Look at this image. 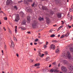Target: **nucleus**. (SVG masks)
Masks as SVG:
<instances>
[{
	"mask_svg": "<svg viewBox=\"0 0 73 73\" xmlns=\"http://www.w3.org/2000/svg\"><path fill=\"white\" fill-rule=\"evenodd\" d=\"M62 56L63 57H64V56L67 57L68 58L69 60H73V56H72L69 52H67L66 54H63Z\"/></svg>",
	"mask_w": 73,
	"mask_h": 73,
	"instance_id": "1",
	"label": "nucleus"
},
{
	"mask_svg": "<svg viewBox=\"0 0 73 73\" xmlns=\"http://www.w3.org/2000/svg\"><path fill=\"white\" fill-rule=\"evenodd\" d=\"M15 15V21L17 22L19 20H20V18L19 17V14H16Z\"/></svg>",
	"mask_w": 73,
	"mask_h": 73,
	"instance_id": "2",
	"label": "nucleus"
},
{
	"mask_svg": "<svg viewBox=\"0 0 73 73\" xmlns=\"http://www.w3.org/2000/svg\"><path fill=\"white\" fill-rule=\"evenodd\" d=\"M61 69L62 71L63 72H64V73L67 72V70H66V68L65 67L62 66Z\"/></svg>",
	"mask_w": 73,
	"mask_h": 73,
	"instance_id": "3",
	"label": "nucleus"
},
{
	"mask_svg": "<svg viewBox=\"0 0 73 73\" xmlns=\"http://www.w3.org/2000/svg\"><path fill=\"white\" fill-rule=\"evenodd\" d=\"M50 48V49H51L52 48L53 50H55L56 49V46H55V45L52 44L51 45Z\"/></svg>",
	"mask_w": 73,
	"mask_h": 73,
	"instance_id": "4",
	"label": "nucleus"
},
{
	"mask_svg": "<svg viewBox=\"0 0 73 73\" xmlns=\"http://www.w3.org/2000/svg\"><path fill=\"white\" fill-rule=\"evenodd\" d=\"M6 3L7 5H11L12 3V2L11 0H7L6 2Z\"/></svg>",
	"mask_w": 73,
	"mask_h": 73,
	"instance_id": "5",
	"label": "nucleus"
},
{
	"mask_svg": "<svg viewBox=\"0 0 73 73\" xmlns=\"http://www.w3.org/2000/svg\"><path fill=\"white\" fill-rule=\"evenodd\" d=\"M68 69L70 70H73V67L72 65H70L68 66Z\"/></svg>",
	"mask_w": 73,
	"mask_h": 73,
	"instance_id": "6",
	"label": "nucleus"
},
{
	"mask_svg": "<svg viewBox=\"0 0 73 73\" xmlns=\"http://www.w3.org/2000/svg\"><path fill=\"white\" fill-rule=\"evenodd\" d=\"M27 20L28 23H29L31 21V17L30 16L27 17Z\"/></svg>",
	"mask_w": 73,
	"mask_h": 73,
	"instance_id": "7",
	"label": "nucleus"
},
{
	"mask_svg": "<svg viewBox=\"0 0 73 73\" xmlns=\"http://www.w3.org/2000/svg\"><path fill=\"white\" fill-rule=\"evenodd\" d=\"M46 22L47 24L50 23V19L48 18H46Z\"/></svg>",
	"mask_w": 73,
	"mask_h": 73,
	"instance_id": "8",
	"label": "nucleus"
},
{
	"mask_svg": "<svg viewBox=\"0 0 73 73\" xmlns=\"http://www.w3.org/2000/svg\"><path fill=\"white\" fill-rule=\"evenodd\" d=\"M70 16V15H69L68 14L67 15V17H68L69 20V21H71V20H72V17H69Z\"/></svg>",
	"mask_w": 73,
	"mask_h": 73,
	"instance_id": "9",
	"label": "nucleus"
},
{
	"mask_svg": "<svg viewBox=\"0 0 73 73\" xmlns=\"http://www.w3.org/2000/svg\"><path fill=\"white\" fill-rule=\"evenodd\" d=\"M36 25H37V24L36 23H34L32 24V26L33 28H35L36 27Z\"/></svg>",
	"mask_w": 73,
	"mask_h": 73,
	"instance_id": "10",
	"label": "nucleus"
},
{
	"mask_svg": "<svg viewBox=\"0 0 73 73\" xmlns=\"http://www.w3.org/2000/svg\"><path fill=\"white\" fill-rule=\"evenodd\" d=\"M11 43L12 47L13 48L14 47V43H13L12 40L11 41Z\"/></svg>",
	"mask_w": 73,
	"mask_h": 73,
	"instance_id": "11",
	"label": "nucleus"
},
{
	"mask_svg": "<svg viewBox=\"0 0 73 73\" xmlns=\"http://www.w3.org/2000/svg\"><path fill=\"white\" fill-rule=\"evenodd\" d=\"M63 62L64 64H67L68 63V62L66 60H64L63 61Z\"/></svg>",
	"mask_w": 73,
	"mask_h": 73,
	"instance_id": "12",
	"label": "nucleus"
},
{
	"mask_svg": "<svg viewBox=\"0 0 73 73\" xmlns=\"http://www.w3.org/2000/svg\"><path fill=\"white\" fill-rule=\"evenodd\" d=\"M40 63H36L34 65V66H40Z\"/></svg>",
	"mask_w": 73,
	"mask_h": 73,
	"instance_id": "13",
	"label": "nucleus"
},
{
	"mask_svg": "<svg viewBox=\"0 0 73 73\" xmlns=\"http://www.w3.org/2000/svg\"><path fill=\"white\" fill-rule=\"evenodd\" d=\"M57 17L58 18H61V14H58L57 15Z\"/></svg>",
	"mask_w": 73,
	"mask_h": 73,
	"instance_id": "14",
	"label": "nucleus"
},
{
	"mask_svg": "<svg viewBox=\"0 0 73 73\" xmlns=\"http://www.w3.org/2000/svg\"><path fill=\"white\" fill-rule=\"evenodd\" d=\"M25 23H26V21L25 20L23 22H22V25H25Z\"/></svg>",
	"mask_w": 73,
	"mask_h": 73,
	"instance_id": "15",
	"label": "nucleus"
},
{
	"mask_svg": "<svg viewBox=\"0 0 73 73\" xmlns=\"http://www.w3.org/2000/svg\"><path fill=\"white\" fill-rule=\"evenodd\" d=\"M50 59V57L49 56H47L46 58V61H48Z\"/></svg>",
	"mask_w": 73,
	"mask_h": 73,
	"instance_id": "16",
	"label": "nucleus"
},
{
	"mask_svg": "<svg viewBox=\"0 0 73 73\" xmlns=\"http://www.w3.org/2000/svg\"><path fill=\"white\" fill-rule=\"evenodd\" d=\"M54 72H55V73H57V72H59V70H57V69H54Z\"/></svg>",
	"mask_w": 73,
	"mask_h": 73,
	"instance_id": "17",
	"label": "nucleus"
},
{
	"mask_svg": "<svg viewBox=\"0 0 73 73\" xmlns=\"http://www.w3.org/2000/svg\"><path fill=\"white\" fill-rule=\"evenodd\" d=\"M44 19V18H41V17H40L38 20H39V21H42V20H43V19Z\"/></svg>",
	"mask_w": 73,
	"mask_h": 73,
	"instance_id": "18",
	"label": "nucleus"
},
{
	"mask_svg": "<svg viewBox=\"0 0 73 73\" xmlns=\"http://www.w3.org/2000/svg\"><path fill=\"white\" fill-rule=\"evenodd\" d=\"M55 1V3L56 4H58V3H59V0H56Z\"/></svg>",
	"mask_w": 73,
	"mask_h": 73,
	"instance_id": "19",
	"label": "nucleus"
},
{
	"mask_svg": "<svg viewBox=\"0 0 73 73\" xmlns=\"http://www.w3.org/2000/svg\"><path fill=\"white\" fill-rule=\"evenodd\" d=\"M54 69H51L50 70V72H51V73H53V72H54Z\"/></svg>",
	"mask_w": 73,
	"mask_h": 73,
	"instance_id": "20",
	"label": "nucleus"
},
{
	"mask_svg": "<svg viewBox=\"0 0 73 73\" xmlns=\"http://www.w3.org/2000/svg\"><path fill=\"white\" fill-rule=\"evenodd\" d=\"M17 26H15V33H17Z\"/></svg>",
	"mask_w": 73,
	"mask_h": 73,
	"instance_id": "21",
	"label": "nucleus"
},
{
	"mask_svg": "<svg viewBox=\"0 0 73 73\" xmlns=\"http://www.w3.org/2000/svg\"><path fill=\"white\" fill-rule=\"evenodd\" d=\"M42 9L44 10H46V8L45 7H44V6H42Z\"/></svg>",
	"mask_w": 73,
	"mask_h": 73,
	"instance_id": "22",
	"label": "nucleus"
},
{
	"mask_svg": "<svg viewBox=\"0 0 73 73\" xmlns=\"http://www.w3.org/2000/svg\"><path fill=\"white\" fill-rule=\"evenodd\" d=\"M55 36V35L54 34H52L50 36V37H54Z\"/></svg>",
	"mask_w": 73,
	"mask_h": 73,
	"instance_id": "23",
	"label": "nucleus"
},
{
	"mask_svg": "<svg viewBox=\"0 0 73 73\" xmlns=\"http://www.w3.org/2000/svg\"><path fill=\"white\" fill-rule=\"evenodd\" d=\"M60 52L59 50L57 49L56 50L55 52L56 53H58Z\"/></svg>",
	"mask_w": 73,
	"mask_h": 73,
	"instance_id": "24",
	"label": "nucleus"
},
{
	"mask_svg": "<svg viewBox=\"0 0 73 73\" xmlns=\"http://www.w3.org/2000/svg\"><path fill=\"white\" fill-rule=\"evenodd\" d=\"M70 52H73V48H71L70 49Z\"/></svg>",
	"mask_w": 73,
	"mask_h": 73,
	"instance_id": "25",
	"label": "nucleus"
},
{
	"mask_svg": "<svg viewBox=\"0 0 73 73\" xmlns=\"http://www.w3.org/2000/svg\"><path fill=\"white\" fill-rule=\"evenodd\" d=\"M27 10H28V11L29 12H31V13L32 12V9H27Z\"/></svg>",
	"mask_w": 73,
	"mask_h": 73,
	"instance_id": "26",
	"label": "nucleus"
},
{
	"mask_svg": "<svg viewBox=\"0 0 73 73\" xmlns=\"http://www.w3.org/2000/svg\"><path fill=\"white\" fill-rule=\"evenodd\" d=\"M13 39H14V40H15V41H17V39H16V38H15V37H14Z\"/></svg>",
	"mask_w": 73,
	"mask_h": 73,
	"instance_id": "27",
	"label": "nucleus"
},
{
	"mask_svg": "<svg viewBox=\"0 0 73 73\" xmlns=\"http://www.w3.org/2000/svg\"><path fill=\"white\" fill-rule=\"evenodd\" d=\"M62 27H63V26H61L58 29L59 30H60V29H61V28H62Z\"/></svg>",
	"mask_w": 73,
	"mask_h": 73,
	"instance_id": "28",
	"label": "nucleus"
},
{
	"mask_svg": "<svg viewBox=\"0 0 73 73\" xmlns=\"http://www.w3.org/2000/svg\"><path fill=\"white\" fill-rule=\"evenodd\" d=\"M64 37V35H62L61 37H60V38H62Z\"/></svg>",
	"mask_w": 73,
	"mask_h": 73,
	"instance_id": "29",
	"label": "nucleus"
},
{
	"mask_svg": "<svg viewBox=\"0 0 73 73\" xmlns=\"http://www.w3.org/2000/svg\"><path fill=\"white\" fill-rule=\"evenodd\" d=\"M53 14V11H51L50 12V15H52Z\"/></svg>",
	"mask_w": 73,
	"mask_h": 73,
	"instance_id": "30",
	"label": "nucleus"
},
{
	"mask_svg": "<svg viewBox=\"0 0 73 73\" xmlns=\"http://www.w3.org/2000/svg\"><path fill=\"white\" fill-rule=\"evenodd\" d=\"M39 56H40V57H41V52H39V54H38Z\"/></svg>",
	"mask_w": 73,
	"mask_h": 73,
	"instance_id": "31",
	"label": "nucleus"
},
{
	"mask_svg": "<svg viewBox=\"0 0 73 73\" xmlns=\"http://www.w3.org/2000/svg\"><path fill=\"white\" fill-rule=\"evenodd\" d=\"M68 26L69 28H72V27L71 26H69V25H68Z\"/></svg>",
	"mask_w": 73,
	"mask_h": 73,
	"instance_id": "32",
	"label": "nucleus"
},
{
	"mask_svg": "<svg viewBox=\"0 0 73 73\" xmlns=\"http://www.w3.org/2000/svg\"><path fill=\"white\" fill-rule=\"evenodd\" d=\"M24 2L25 4H27V1H26V0H24Z\"/></svg>",
	"mask_w": 73,
	"mask_h": 73,
	"instance_id": "33",
	"label": "nucleus"
},
{
	"mask_svg": "<svg viewBox=\"0 0 73 73\" xmlns=\"http://www.w3.org/2000/svg\"><path fill=\"white\" fill-rule=\"evenodd\" d=\"M46 12H49V10H48V9L46 8Z\"/></svg>",
	"mask_w": 73,
	"mask_h": 73,
	"instance_id": "34",
	"label": "nucleus"
},
{
	"mask_svg": "<svg viewBox=\"0 0 73 73\" xmlns=\"http://www.w3.org/2000/svg\"><path fill=\"white\" fill-rule=\"evenodd\" d=\"M44 56V54H42L41 55V56H40V57L41 58H42L43 57V56Z\"/></svg>",
	"mask_w": 73,
	"mask_h": 73,
	"instance_id": "35",
	"label": "nucleus"
},
{
	"mask_svg": "<svg viewBox=\"0 0 73 73\" xmlns=\"http://www.w3.org/2000/svg\"><path fill=\"white\" fill-rule=\"evenodd\" d=\"M4 19L5 20H7V17H4Z\"/></svg>",
	"mask_w": 73,
	"mask_h": 73,
	"instance_id": "36",
	"label": "nucleus"
},
{
	"mask_svg": "<svg viewBox=\"0 0 73 73\" xmlns=\"http://www.w3.org/2000/svg\"><path fill=\"white\" fill-rule=\"evenodd\" d=\"M34 5H35V3H34L32 5V6L33 7H34Z\"/></svg>",
	"mask_w": 73,
	"mask_h": 73,
	"instance_id": "37",
	"label": "nucleus"
},
{
	"mask_svg": "<svg viewBox=\"0 0 73 73\" xmlns=\"http://www.w3.org/2000/svg\"><path fill=\"white\" fill-rule=\"evenodd\" d=\"M15 9H16L17 10V7L16 6H14Z\"/></svg>",
	"mask_w": 73,
	"mask_h": 73,
	"instance_id": "38",
	"label": "nucleus"
},
{
	"mask_svg": "<svg viewBox=\"0 0 73 73\" xmlns=\"http://www.w3.org/2000/svg\"><path fill=\"white\" fill-rule=\"evenodd\" d=\"M38 41V39H35V42H37V41Z\"/></svg>",
	"mask_w": 73,
	"mask_h": 73,
	"instance_id": "39",
	"label": "nucleus"
},
{
	"mask_svg": "<svg viewBox=\"0 0 73 73\" xmlns=\"http://www.w3.org/2000/svg\"><path fill=\"white\" fill-rule=\"evenodd\" d=\"M28 1H29L30 2H32V0H27Z\"/></svg>",
	"mask_w": 73,
	"mask_h": 73,
	"instance_id": "40",
	"label": "nucleus"
},
{
	"mask_svg": "<svg viewBox=\"0 0 73 73\" xmlns=\"http://www.w3.org/2000/svg\"><path fill=\"white\" fill-rule=\"evenodd\" d=\"M49 44V42H46V45H48Z\"/></svg>",
	"mask_w": 73,
	"mask_h": 73,
	"instance_id": "41",
	"label": "nucleus"
},
{
	"mask_svg": "<svg viewBox=\"0 0 73 73\" xmlns=\"http://www.w3.org/2000/svg\"><path fill=\"white\" fill-rule=\"evenodd\" d=\"M25 29H26L21 28V30H23V31H24L25 30Z\"/></svg>",
	"mask_w": 73,
	"mask_h": 73,
	"instance_id": "42",
	"label": "nucleus"
},
{
	"mask_svg": "<svg viewBox=\"0 0 73 73\" xmlns=\"http://www.w3.org/2000/svg\"><path fill=\"white\" fill-rule=\"evenodd\" d=\"M3 29H4L5 31H6V29H5V27H3Z\"/></svg>",
	"mask_w": 73,
	"mask_h": 73,
	"instance_id": "43",
	"label": "nucleus"
},
{
	"mask_svg": "<svg viewBox=\"0 0 73 73\" xmlns=\"http://www.w3.org/2000/svg\"><path fill=\"white\" fill-rule=\"evenodd\" d=\"M27 33H28V34H31V33L30 32H27Z\"/></svg>",
	"mask_w": 73,
	"mask_h": 73,
	"instance_id": "44",
	"label": "nucleus"
},
{
	"mask_svg": "<svg viewBox=\"0 0 73 73\" xmlns=\"http://www.w3.org/2000/svg\"><path fill=\"white\" fill-rule=\"evenodd\" d=\"M70 12H72V11H73V10L72 9H70Z\"/></svg>",
	"mask_w": 73,
	"mask_h": 73,
	"instance_id": "45",
	"label": "nucleus"
},
{
	"mask_svg": "<svg viewBox=\"0 0 73 73\" xmlns=\"http://www.w3.org/2000/svg\"><path fill=\"white\" fill-rule=\"evenodd\" d=\"M67 36V34H66L65 35H64V37H66Z\"/></svg>",
	"mask_w": 73,
	"mask_h": 73,
	"instance_id": "46",
	"label": "nucleus"
},
{
	"mask_svg": "<svg viewBox=\"0 0 73 73\" xmlns=\"http://www.w3.org/2000/svg\"><path fill=\"white\" fill-rule=\"evenodd\" d=\"M53 65H55V64H56V63L55 62H54L52 63Z\"/></svg>",
	"mask_w": 73,
	"mask_h": 73,
	"instance_id": "47",
	"label": "nucleus"
},
{
	"mask_svg": "<svg viewBox=\"0 0 73 73\" xmlns=\"http://www.w3.org/2000/svg\"><path fill=\"white\" fill-rule=\"evenodd\" d=\"M21 2H23V1H19L18 2L19 3H21Z\"/></svg>",
	"mask_w": 73,
	"mask_h": 73,
	"instance_id": "48",
	"label": "nucleus"
},
{
	"mask_svg": "<svg viewBox=\"0 0 73 73\" xmlns=\"http://www.w3.org/2000/svg\"><path fill=\"white\" fill-rule=\"evenodd\" d=\"M54 42H58L57 40H54Z\"/></svg>",
	"mask_w": 73,
	"mask_h": 73,
	"instance_id": "49",
	"label": "nucleus"
},
{
	"mask_svg": "<svg viewBox=\"0 0 73 73\" xmlns=\"http://www.w3.org/2000/svg\"><path fill=\"white\" fill-rule=\"evenodd\" d=\"M46 54H48V51H46Z\"/></svg>",
	"mask_w": 73,
	"mask_h": 73,
	"instance_id": "50",
	"label": "nucleus"
},
{
	"mask_svg": "<svg viewBox=\"0 0 73 73\" xmlns=\"http://www.w3.org/2000/svg\"><path fill=\"white\" fill-rule=\"evenodd\" d=\"M30 45H33V44H32V42H31L30 43Z\"/></svg>",
	"mask_w": 73,
	"mask_h": 73,
	"instance_id": "51",
	"label": "nucleus"
},
{
	"mask_svg": "<svg viewBox=\"0 0 73 73\" xmlns=\"http://www.w3.org/2000/svg\"><path fill=\"white\" fill-rule=\"evenodd\" d=\"M51 66H52V65L51 64H50V65L49 66V68H50V67H51Z\"/></svg>",
	"mask_w": 73,
	"mask_h": 73,
	"instance_id": "52",
	"label": "nucleus"
},
{
	"mask_svg": "<svg viewBox=\"0 0 73 73\" xmlns=\"http://www.w3.org/2000/svg\"><path fill=\"white\" fill-rule=\"evenodd\" d=\"M16 55L17 56V57H19V54H17Z\"/></svg>",
	"mask_w": 73,
	"mask_h": 73,
	"instance_id": "53",
	"label": "nucleus"
},
{
	"mask_svg": "<svg viewBox=\"0 0 73 73\" xmlns=\"http://www.w3.org/2000/svg\"><path fill=\"white\" fill-rule=\"evenodd\" d=\"M9 32L10 33H11V31H9Z\"/></svg>",
	"mask_w": 73,
	"mask_h": 73,
	"instance_id": "54",
	"label": "nucleus"
},
{
	"mask_svg": "<svg viewBox=\"0 0 73 73\" xmlns=\"http://www.w3.org/2000/svg\"><path fill=\"white\" fill-rule=\"evenodd\" d=\"M0 13H3V12L2 11H0Z\"/></svg>",
	"mask_w": 73,
	"mask_h": 73,
	"instance_id": "55",
	"label": "nucleus"
},
{
	"mask_svg": "<svg viewBox=\"0 0 73 73\" xmlns=\"http://www.w3.org/2000/svg\"><path fill=\"white\" fill-rule=\"evenodd\" d=\"M37 43H34V45H37Z\"/></svg>",
	"mask_w": 73,
	"mask_h": 73,
	"instance_id": "56",
	"label": "nucleus"
},
{
	"mask_svg": "<svg viewBox=\"0 0 73 73\" xmlns=\"http://www.w3.org/2000/svg\"><path fill=\"white\" fill-rule=\"evenodd\" d=\"M44 49H45L46 48V46H44Z\"/></svg>",
	"mask_w": 73,
	"mask_h": 73,
	"instance_id": "57",
	"label": "nucleus"
},
{
	"mask_svg": "<svg viewBox=\"0 0 73 73\" xmlns=\"http://www.w3.org/2000/svg\"><path fill=\"white\" fill-rule=\"evenodd\" d=\"M50 31V32H52V30L51 29Z\"/></svg>",
	"mask_w": 73,
	"mask_h": 73,
	"instance_id": "58",
	"label": "nucleus"
},
{
	"mask_svg": "<svg viewBox=\"0 0 73 73\" xmlns=\"http://www.w3.org/2000/svg\"><path fill=\"white\" fill-rule=\"evenodd\" d=\"M54 27H56V25H53Z\"/></svg>",
	"mask_w": 73,
	"mask_h": 73,
	"instance_id": "59",
	"label": "nucleus"
},
{
	"mask_svg": "<svg viewBox=\"0 0 73 73\" xmlns=\"http://www.w3.org/2000/svg\"><path fill=\"white\" fill-rule=\"evenodd\" d=\"M61 22H62V23H64V21H62Z\"/></svg>",
	"mask_w": 73,
	"mask_h": 73,
	"instance_id": "60",
	"label": "nucleus"
},
{
	"mask_svg": "<svg viewBox=\"0 0 73 73\" xmlns=\"http://www.w3.org/2000/svg\"><path fill=\"white\" fill-rule=\"evenodd\" d=\"M69 73H73V72H69Z\"/></svg>",
	"mask_w": 73,
	"mask_h": 73,
	"instance_id": "61",
	"label": "nucleus"
},
{
	"mask_svg": "<svg viewBox=\"0 0 73 73\" xmlns=\"http://www.w3.org/2000/svg\"><path fill=\"white\" fill-rule=\"evenodd\" d=\"M60 35H58V37H60Z\"/></svg>",
	"mask_w": 73,
	"mask_h": 73,
	"instance_id": "62",
	"label": "nucleus"
},
{
	"mask_svg": "<svg viewBox=\"0 0 73 73\" xmlns=\"http://www.w3.org/2000/svg\"><path fill=\"white\" fill-rule=\"evenodd\" d=\"M60 64H58V66L59 67H60Z\"/></svg>",
	"mask_w": 73,
	"mask_h": 73,
	"instance_id": "63",
	"label": "nucleus"
},
{
	"mask_svg": "<svg viewBox=\"0 0 73 73\" xmlns=\"http://www.w3.org/2000/svg\"><path fill=\"white\" fill-rule=\"evenodd\" d=\"M1 52H2V53H3V50H2Z\"/></svg>",
	"mask_w": 73,
	"mask_h": 73,
	"instance_id": "64",
	"label": "nucleus"
}]
</instances>
